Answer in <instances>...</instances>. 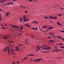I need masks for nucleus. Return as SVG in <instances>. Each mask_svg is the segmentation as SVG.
Masks as SVG:
<instances>
[{
    "mask_svg": "<svg viewBox=\"0 0 64 64\" xmlns=\"http://www.w3.org/2000/svg\"><path fill=\"white\" fill-rule=\"evenodd\" d=\"M11 54L12 55H13V54H14V53H13H13H12V52H11Z\"/></svg>",
    "mask_w": 64,
    "mask_h": 64,
    "instance_id": "obj_50",
    "label": "nucleus"
},
{
    "mask_svg": "<svg viewBox=\"0 0 64 64\" xmlns=\"http://www.w3.org/2000/svg\"><path fill=\"white\" fill-rule=\"evenodd\" d=\"M12 1H16V0H12Z\"/></svg>",
    "mask_w": 64,
    "mask_h": 64,
    "instance_id": "obj_55",
    "label": "nucleus"
},
{
    "mask_svg": "<svg viewBox=\"0 0 64 64\" xmlns=\"http://www.w3.org/2000/svg\"><path fill=\"white\" fill-rule=\"evenodd\" d=\"M58 16H59V17H61V16H63V15H62V14H58Z\"/></svg>",
    "mask_w": 64,
    "mask_h": 64,
    "instance_id": "obj_27",
    "label": "nucleus"
},
{
    "mask_svg": "<svg viewBox=\"0 0 64 64\" xmlns=\"http://www.w3.org/2000/svg\"><path fill=\"white\" fill-rule=\"evenodd\" d=\"M17 63H18H18H19V62H17Z\"/></svg>",
    "mask_w": 64,
    "mask_h": 64,
    "instance_id": "obj_56",
    "label": "nucleus"
},
{
    "mask_svg": "<svg viewBox=\"0 0 64 64\" xmlns=\"http://www.w3.org/2000/svg\"><path fill=\"white\" fill-rule=\"evenodd\" d=\"M12 64H14V62L13 61L12 62Z\"/></svg>",
    "mask_w": 64,
    "mask_h": 64,
    "instance_id": "obj_52",
    "label": "nucleus"
},
{
    "mask_svg": "<svg viewBox=\"0 0 64 64\" xmlns=\"http://www.w3.org/2000/svg\"><path fill=\"white\" fill-rule=\"evenodd\" d=\"M22 34L21 33H20L19 34V35H20H20H21Z\"/></svg>",
    "mask_w": 64,
    "mask_h": 64,
    "instance_id": "obj_48",
    "label": "nucleus"
},
{
    "mask_svg": "<svg viewBox=\"0 0 64 64\" xmlns=\"http://www.w3.org/2000/svg\"><path fill=\"white\" fill-rule=\"evenodd\" d=\"M28 1L30 2H33V0H29Z\"/></svg>",
    "mask_w": 64,
    "mask_h": 64,
    "instance_id": "obj_37",
    "label": "nucleus"
},
{
    "mask_svg": "<svg viewBox=\"0 0 64 64\" xmlns=\"http://www.w3.org/2000/svg\"><path fill=\"white\" fill-rule=\"evenodd\" d=\"M42 47V48H45V47H46V46L44 45H43Z\"/></svg>",
    "mask_w": 64,
    "mask_h": 64,
    "instance_id": "obj_30",
    "label": "nucleus"
},
{
    "mask_svg": "<svg viewBox=\"0 0 64 64\" xmlns=\"http://www.w3.org/2000/svg\"><path fill=\"white\" fill-rule=\"evenodd\" d=\"M60 48H64V46H60Z\"/></svg>",
    "mask_w": 64,
    "mask_h": 64,
    "instance_id": "obj_36",
    "label": "nucleus"
},
{
    "mask_svg": "<svg viewBox=\"0 0 64 64\" xmlns=\"http://www.w3.org/2000/svg\"><path fill=\"white\" fill-rule=\"evenodd\" d=\"M57 18V17L56 16H55L54 17V18H53V19H56Z\"/></svg>",
    "mask_w": 64,
    "mask_h": 64,
    "instance_id": "obj_22",
    "label": "nucleus"
},
{
    "mask_svg": "<svg viewBox=\"0 0 64 64\" xmlns=\"http://www.w3.org/2000/svg\"><path fill=\"white\" fill-rule=\"evenodd\" d=\"M2 11V10H1V9H0V11Z\"/></svg>",
    "mask_w": 64,
    "mask_h": 64,
    "instance_id": "obj_61",
    "label": "nucleus"
},
{
    "mask_svg": "<svg viewBox=\"0 0 64 64\" xmlns=\"http://www.w3.org/2000/svg\"><path fill=\"white\" fill-rule=\"evenodd\" d=\"M9 46H7L6 47V48H5L4 49V50L3 51L4 52L6 51L7 49H8V52L9 54L10 55V52H13V51H14V50H10V48L9 49Z\"/></svg>",
    "mask_w": 64,
    "mask_h": 64,
    "instance_id": "obj_1",
    "label": "nucleus"
},
{
    "mask_svg": "<svg viewBox=\"0 0 64 64\" xmlns=\"http://www.w3.org/2000/svg\"><path fill=\"white\" fill-rule=\"evenodd\" d=\"M34 2H35V1H37V0H33Z\"/></svg>",
    "mask_w": 64,
    "mask_h": 64,
    "instance_id": "obj_49",
    "label": "nucleus"
},
{
    "mask_svg": "<svg viewBox=\"0 0 64 64\" xmlns=\"http://www.w3.org/2000/svg\"><path fill=\"white\" fill-rule=\"evenodd\" d=\"M2 29H5V28H4V27H2Z\"/></svg>",
    "mask_w": 64,
    "mask_h": 64,
    "instance_id": "obj_42",
    "label": "nucleus"
},
{
    "mask_svg": "<svg viewBox=\"0 0 64 64\" xmlns=\"http://www.w3.org/2000/svg\"><path fill=\"white\" fill-rule=\"evenodd\" d=\"M59 45H63V44H62L61 43H59L58 44Z\"/></svg>",
    "mask_w": 64,
    "mask_h": 64,
    "instance_id": "obj_31",
    "label": "nucleus"
},
{
    "mask_svg": "<svg viewBox=\"0 0 64 64\" xmlns=\"http://www.w3.org/2000/svg\"><path fill=\"white\" fill-rule=\"evenodd\" d=\"M55 34V33H52V35H54V34Z\"/></svg>",
    "mask_w": 64,
    "mask_h": 64,
    "instance_id": "obj_41",
    "label": "nucleus"
},
{
    "mask_svg": "<svg viewBox=\"0 0 64 64\" xmlns=\"http://www.w3.org/2000/svg\"><path fill=\"white\" fill-rule=\"evenodd\" d=\"M57 24L58 25H59L60 26H61L62 25V24H60L58 22H57Z\"/></svg>",
    "mask_w": 64,
    "mask_h": 64,
    "instance_id": "obj_24",
    "label": "nucleus"
},
{
    "mask_svg": "<svg viewBox=\"0 0 64 64\" xmlns=\"http://www.w3.org/2000/svg\"><path fill=\"white\" fill-rule=\"evenodd\" d=\"M52 36L53 37H55V35H53Z\"/></svg>",
    "mask_w": 64,
    "mask_h": 64,
    "instance_id": "obj_54",
    "label": "nucleus"
},
{
    "mask_svg": "<svg viewBox=\"0 0 64 64\" xmlns=\"http://www.w3.org/2000/svg\"><path fill=\"white\" fill-rule=\"evenodd\" d=\"M2 0H0V3H2Z\"/></svg>",
    "mask_w": 64,
    "mask_h": 64,
    "instance_id": "obj_45",
    "label": "nucleus"
},
{
    "mask_svg": "<svg viewBox=\"0 0 64 64\" xmlns=\"http://www.w3.org/2000/svg\"><path fill=\"white\" fill-rule=\"evenodd\" d=\"M14 4V3L13 2H10L8 4L6 3V5H11L12 4Z\"/></svg>",
    "mask_w": 64,
    "mask_h": 64,
    "instance_id": "obj_5",
    "label": "nucleus"
},
{
    "mask_svg": "<svg viewBox=\"0 0 64 64\" xmlns=\"http://www.w3.org/2000/svg\"><path fill=\"white\" fill-rule=\"evenodd\" d=\"M4 25L5 26H7V24H5Z\"/></svg>",
    "mask_w": 64,
    "mask_h": 64,
    "instance_id": "obj_59",
    "label": "nucleus"
},
{
    "mask_svg": "<svg viewBox=\"0 0 64 64\" xmlns=\"http://www.w3.org/2000/svg\"><path fill=\"white\" fill-rule=\"evenodd\" d=\"M62 50H60V49H56V50H54V52H58V51H62Z\"/></svg>",
    "mask_w": 64,
    "mask_h": 64,
    "instance_id": "obj_3",
    "label": "nucleus"
},
{
    "mask_svg": "<svg viewBox=\"0 0 64 64\" xmlns=\"http://www.w3.org/2000/svg\"><path fill=\"white\" fill-rule=\"evenodd\" d=\"M44 18L45 19H49V18L47 16H45L44 17Z\"/></svg>",
    "mask_w": 64,
    "mask_h": 64,
    "instance_id": "obj_18",
    "label": "nucleus"
},
{
    "mask_svg": "<svg viewBox=\"0 0 64 64\" xmlns=\"http://www.w3.org/2000/svg\"><path fill=\"white\" fill-rule=\"evenodd\" d=\"M20 7H24L25 8V6H20Z\"/></svg>",
    "mask_w": 64,
    "mask_h": 64,
    "instance_id": "obj_38",
    "label": "nucleus"
},
{
    "mask_svg": "<svg viewBox=\"0 0 64 64\" xmlns=\"http://www.w3.org/2000/svg\"><path fill=\"white\" fill-rule=\"evenodd\" d=\"M15 50L16 51H18V50H19V48H16V49Z\"/></svg>",
    "mask_w": 64,
    "mask_h": 64,
    "instance_id": "obj_35",
    "label": "nucleus"
},
{
    "mask_svg": "<svg viewBox=\"0 0 64 64\" xmlns=\"http://www.w3.org/2000/svg\"><path fill=\"white\" fill-rule=\"evenodd\" d=\"M45 52H46V51H44V53H45Z\"/></svg>",
    "mask_w": 64,
    "mask_h": 64,
    "instance_id": "obj_64",
    "label": "nucleus"
},
{
    "mask_svg": "<svg viewBox=\"0 0 64 64\" xmlns=\"http://www.w3.org/2000/svg\"><path fill=\"white\" fill-rule=\"evenodd\" d=\"M40 49V48H37L36 50V51H38Z\"/></svg>",
    "mask_w": 64,
    "mask_h": 64,
    "instance_id": "obj_28",
    "label": "nucleus"
},
{
    "mask_svg": "<svg viewBox=\"0 0 64 64\" xmlns=\"http://www.w3.org/2000/svg\"><path fill=\"white\" fill-rule=\"evenodd\" d=\"M25 12L26 13H27V11H26Z\"/></svg>",
    "mask_w": 64,
    "mask_h": 64,
    "instance_id": "obj_57",
    "label": "nucleus"
},
{
    "mask_svg": "<svg viewBox=\"0 0 64 64\" xmlns=\"http://www.w3.org/2000/svg\"><path fill=\"white\" fill-rule=\"evenodd\" d=\"M8 42H9V43H13L14 42L13 41H10L9 40Z\"/></svg>",
    "mask_w": 64,
    "mask_h": 64,
    "instance_id": "obj_26",
    "label": "nucleus"
},
{
    "mask_svg": "<svg viewBox=\"0 0 64 64\" xmlns=\"http://www.w3.org/2000/svg\"><path fill=\"white\" fill-rule=\"evenodd\" d=\"M12 27H15V28H19V26H14L13 25H12Z\"/></svg>",
    "mask_w": 64,
    "mask_h": 64,
    "instance_id": "obj_17",
    "label": "nucleus"
},
{
    "mask_svg": "<svg viewBox=\"0 0 64 64\" xmlns=\"http://www.w3.org/2000/svg\"><path fill=\"white\" fill-rule=\"evenodd\" d=\"M47 27V26H44L42 27V28H46Z\"/></svg>",
    "mask_w": 64,
    "mask_h": 64,
    "instance_id": "obj_21",
    "label": "nucleus"
},
{
    "mask_svg": "<svg viewBox=\"0 0 64 64\" xmlns=\"http://www.w3.org/2000/svg\"><path fill=\"white\" fill-rule=\"evenodd\" d=\"M49 18H50V19H53V18H54V17L52 16H49Z\"/></svg>",
    "mask_w": 64,
    "mask_h": 64,
    "instance_id": "obj_13",
    "label": "nucleus"
},
{
    "mask_svg": "<svg viewBox=\"0 0 64 64\" xmlns=\"http://www.w3.org/2000/svg\"><path fill=\"white\" fill-rule=\"evenodd\" d=\"M31 37H33V38H34V36H33V35H31Z\"/></svg>",
    "mask_w": 64,
    "mask_h": 64,
    "instance_id": "obj_39",
    "label": "nucleus"
},
{
    "mask_svg": "<svg viewBox=\"0 0 64 64\" xmlns=\"http://www.w3.org/2000/svg\"><path fill=\"white\" fill-rule=\"evenodd\" d=\"M57 38H58L59 39H62V37L61 36H57Z\"/></svg>",
    "mask_w": 64,
    "mask_h": 64,
    "instance_id": "obj_12",
    "label": "nucleus"
},
{
    "mask_svg": "<svg viewBox=\"0 0 64 64\" xmlns=\"http://www.w3.org/2000/svg\"><path fill=\"white\" fill-rule=\"evenodd\" d=\"M49 35H50V36H51V35H52V33H50L49 34Z\"/></svg>",
    "mask_w": 64,
    "mask_h": 64,
    "instance_id": "obj_46",
    "label": "nucleus"
},
{
    "mask_svg": "<svg viewBox=\"0 0 64 64\" xmlns=\"http://www.w3.org/2000/svg\"><path fill=\"white\" fill-rule=\"evenodd\" d=\"M32 29H33V30H37V29H38V27H36V28H31Z\"/></svg>",
    "mask_w": 64,
    "mask_h": 64,
    "instance_id": "obj_6",
    "label": "nucleus"
},
{
    "mask_svg": "<svg viewBox=\"0 0 64 64\" xmlns=\"http://www.w3.org/2000/svg\"><path fill=\"white\" fill-rule=\"evenodd\" d=\"M50 47H48L47 48H43V50H46H46L49 49H50Z\"/></svg>",
    "mask_w": 64,
    "mask_h": 64,
    "instance_id": "obj_9",
    "label": "nucleus"
},
{
    "mask_svg": "<svg viewBox=\"0 0 64 64\" xmlns=\"http://www.w3.org/2000/svg\"><path fill=\"white\" fill-rule=\"evenodd\" d=\"M2 2H5L6 1V0H2Z\"/></svg>",
    "mask_w": 64,
    "mask_h": 64,
    "instance_id": "obj_43",
    "label": "nucleus"
},
{
    "mask_svg": "<svg viewBox=\"0 0 64 64\" xmlns=\"http://www.w3.org/2000/svg\"><path fill=\"white\" fill-rule=\"evenodd\" d=\"M60 8V9H61V10H63V8Z\"/></svg>",
    "mask_w": 64,
    "mask_h": 64,
    "instance_id": "obj_40",
    "label": "nucleus"
},
{
    "mask_svg": "<svg viewBox=\"0 0 64 64\" xmlns=\"http://www.w3.org/2000/svg\"><path fill=\"white\" fill-rule=\"evenodd\" d=\"M26 16H23V20H24H24H25L26 18Z\"/></svg>",
    "mask_w": 64,
    "mask_h": 64,
    "instance_id": "obj_11",
    "label": "nucleus"
},
{
    "mask_svg": "<svg viewBox=\"0 0 64 64\" xmlns=\"http://www.w3.org/2000/svg\"><path fill=\"white\" fill-rule=\"evenodd\" d=\"M37 48H40V47H39V45H38L37 46Z\"/></svg>",
    "mask_w": 64,
    "mask_h": 64,
    "instance_id": "obj_29",
    "label": "nucleus"
},
{
    "mask_svg": "<svg viewBox=\"0 0 64 64\" xmlns=\"http://www.w3.org/2000/svg\"><path fill=\"white\" fill-rule=\"evenodd\" d=\"M28 21H29V20L28 19H26L25 20H24V21L23 22H24V23L25 22Z\"/></svg>",
    "mask_w": 64,
    "mask_h": 64,
    "instance_id": "obj_15",
    "label": "nucleus"
},
{
    "mask_svg": "<svg viewBox=\"0 0 64 64\" xmlns=\"http://www.w3.org/2000/svg\"><path fill=\"white\" fill-rule=\"evenodd\" d=\"M1 20H2V19L1 18H0V21H1Z\"/></svg>",
    "mask_w": 64,
    "mask_h": 64,
    "instance_id": "obj_58",
    "label": "nucleus"
},
{
    "mask_svg": "<svg viewBox=\"0 0 64 64\" xmlns=\"http://www.w3.org/2000/svg\"><path fill=\"white\" fill-rule=\"evenodd\" d=\"M49 42H54V40H49Z\"/></svg>",
    "mask_w": 64,
    "mask_h": 64,
    "instance_id": "obj_23",
    "label": "nucleus"
},
{
    "mask_svg": "<svg viewBox=\"0 0 64 64\" xmlns=\"http://www.w3.org/2000/svg\"><path fill=\"white\" fill-rule=\"evenodd\" d=\"M24 25L26 26H27V27H31V26H30V25H29L27 24H24Z\"/></svg>",
    "mask_w": 64,
    "mask_h": 64,
    "instance_id": "obj_7",
    "label": "nucleus"
},
{
    "mask_svg": "<svg viewBox=\"0 0 64 64\" xmlns=\"http://www.w3.org/2000/svg\"><path fill=\"white\" fill-rule=\"evenodd\" d=\"M30 61H31V62H32V60L31 59Z\"/></svg>",
    "mask_w": 64,
    "mask_h": 64,
    "instance_id": "obj_62",
    "label": "nucleus"
},
{
    "mask_svg": "<svg viewBox=\"0 0 64 64\" xmlns=\"http://www.w3.org/2000/svg\"><path fill=\"white\" fill-rule=\"evenodd\" d=\"M8 37L6 36H5L4 37H3V38L4 39H7Z\"/></svg>",
    "mask_w": 64,
    "mask_h": 64,
    "instance_id": "obj_14",
    "label": "nucleus"
},
{
    "mask_svg": "<svg viewBox=\"0 0 64 64\" xmlns=\"http://www.w3.org/2000/svg\"><path fill=\"white\" fill-rule=\"evenodd\" d=\"M61 32H63V33H64V30H61Z\"/></svg>",
    "mask_w": 64,
    "mask_h": 64,
    "instance_id": "obj_47",
    "label": "nucleus"
},
{
    "mask_svg": "<svg viewBox=\"0 0 64 64\" xmlns=\"http://www.w3.org/2000/svg\"><path fill=\"white\" fill-rule=\"evenodd\" d=\"M50 47H48L47 48H43V50H46H46L49 49H50Z\"/></svg>",
    "mask_w": 64,
    "mask_h": 64,
    "instance_id": "obj_10",
    "label": "nucleus"
},
{
    "mask_svg": "<svg viewBox=\"0 0 64 64\" xmlns=\"http://www.w3.org/2000/svg\"><path fill=\"white\" fill-rule=\"evenodd\" d=\"M32 22L33 23H36V24H38V22L37 21H32Z\"/></svg>",
    "mask_w": 64,
    "mask_h": 64,
    "instance_id": "obj_16",
    "label": "nucleus"
},
{
    "mask_svg": "<svg viewBox=\"0 0 64 64\" xmlns=\"http://www.w3.org/2000/svg\"><path fill=\"white\" fill-rule=\"evenodd\" d=\"M39 30H40V31H42V30L41 29V28H39Z\"/></svg>",
    "mask_w": 64,
    "mask_h": 64,
    "instance_id": "obj_44",
    "label": "nucleus"
},
{
    "mask_svg": "<svg viewBox=\"0 0 64 64\" xmlns=\"http://www.w3.org/2000/svg\"><path fill=\"white\" fill-rule=\"evenodd\" d=\"M23 26H22L21 27H20V30H22V29H23Z\"/></svg>",
    "mask_w": 64,
    "mask_h": 64,
    "instance_id": "obj_19",
    "label": "nucleus"
},
{
    "mask_svg": "<svg viewBox=\"0 0 64 64\" xmlns=\"http://www.w3.org/2000/svg\"><path fill=\"white\" fill-rule=\"evenodd\" d=\"M55 49L56 50H57V49H57V48H56V47H55Z\"/></svg>",
    "mask_w": 64,
    "mask_h": 64,
    "instance_id": "obj_51",
    "label": "nucleus"
},
{
    "mask_svg": "<svg viewBox=\"0 0 64 64\" xmlns=\"http://www.w3.org/2000/svg\"><path fill=\"white\" fill-rule=\"evenodd\" d=\"M29 41L28 40H26V43L27 44H29Z\"/></svg>",
    "mask_w": 64,
    "mask_h": 64,
    "instance_id": "obj_4",
    "label": "nucleus"
},
{
    "mask_svg": "<svg viewBox=\"0 0 64 64\" xmlns=\"http://www.w3.org/2000/svg\"><path fill=\"white\" fill-rule=\"evenodd\" d=\"M48 39H49L50 40V39L51 38V36H48Z\"/></svg>",
    "mask_w": 64,
    "mask_h": 64,
    "instance_id": "obj_34",
    "label": "nucleus"
},
{
    "mask_svg": "<svg viewBox=\"0 0 64 64\" xmlns=\"http://www.w3.org/2000/svg\"><path fill=\"white\" fill-rule=\"evenodd\" d=\"M41 60V58H39L36 59L35 60H33L34 62H40V60Z\"/></svg>",
    "mask_w": 64,
    "mask_h": 64,
    "instance_id": "obj_2",
    "label": "nucleus"
},
{
    "mask_svg": "<svg viewBox=\"0 0 64 64\" xmlns=\"http://www.w3.org/2000/svg\"><path fill=\"white\" fill-rule=\"evenodd\" d=\"M27 58H28V57L24 58H23V60H25L26 59H27Z\"/></svg>",
    "mask_w": 64,
    "mask_h": 64,
    "instance_id": "obj_32",
    "label": "nucleus"
},
{
    "mask_svg": "<svg viewBox=\"0 0 64 64\" xmlns=\"http://www.w3.org/2000/svg\"><path fill=\"white\" fill-rule=\"evenodd\" d=\"M16 48V49H17V46H16V47H15Z\"/></svg>",
    "mask_w": 64,
    "mask_h": 64,
    "instance_id": "obj_60",
    "label": "nucleus"
},
{
    "mask_svg": "<svg viewBox=\"0 0 64 64\" xmlns=\"http://www.w3.org/2000/svg\"><path fill=\"white\" fill-rule=\"evenodd\" d=\"M30 56H35V55H34L33 54H30Z\"/></svg>",
    "mask_w": 64,
    "mask_h": 64,
    "instance_id": "obj_33",
    "label": "nucleus"
},
{
    "mask_svg": "<svg viewBox=\"0 0 64 64\" xmlns=\"http://www.w3.org/2000/svg\"><path fill=\"white\" fill-rule=\"evenodd\" d=\"M1 25V26H3V24H2Z\"/></svg>",
    "mask_w": 64,
    "mask_h": 64,
    "instance_id": "obj_63",
    "label": "nucleus"
},
{
    "mask_svg": "<svg viewBox=\"0 0 64 64\" xmlns=\"http://www.w3.org/2000/svg\"><path fill=\"white\" fill-rule=\"evenodd\" d=\"M6 4H5L4 5H3L4 6H6Z\"/></svg>",
    "mask_w": 64,
    "mask_h": 64,
    "instance_id": "obj_53",
    "label": "nucleus"
},
{
    "mask_svg": "<svg viewBox=\"0 0 64 64\" xmlns=\"http://www.w3.org/2000/svg\"><path fill=\"white\" fill-rule=\"evenodd\" d=\"M53 28L52 27H50L48 28V30H50V29H52Z\"/></svg>",
    "mask_w": 64,
    "mask_h": 64,
    "instance_id": "obj_25",
    "label": "nucleus"
},
{
    "mask_svg": "<svg viewBox=\"0 0 64 64\" xmlns=\"http://www.w3.org/2000/svg\"><path fill=\"white\" fill-rule=\"evenodd\" d=\"M5 16H9V12H7Z\"/></svg>",
    "mask_w": 64,
    "mask_h": 64,
    "instance_id": "obj_8",
    "label": "nucleus"
},
{
    "mask_svg": "<svg viewBox=\"0 0 64 64\" xmlns=\"http://www.w3.org/2000/svg\"><path fill=\"white\" fill-rule=\"evenodd\" d=\"M20 22H22L23 21V19L22 18H20Z\"/></svg>",
    "mask_w": 64,
    "mask_h": 64,
    "instance_id": "obj_20",
    "label": "nucleus"
}]
</instances>
